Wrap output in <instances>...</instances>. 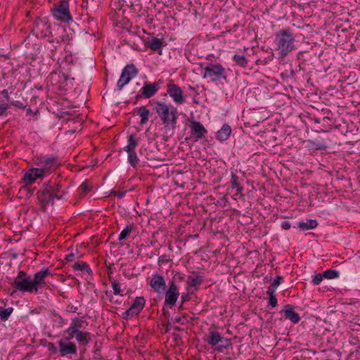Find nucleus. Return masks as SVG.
<instances>
[{"instance_id":"5701e85b","label":"nucleus","mask_w":360,"mask_h":360,"mask_svg":"<svg viewBox=\"0 0 360 360\" xmlns=\"http://www.w3.org/2000/svg\"><path fill=\"white\" fill-rule=\"evenodd\" d=\"M318 222L315 219H307L306 221H301L297 223V227L302 231H307L317 227Z\"/></svg>"},{"instance_id":"a19ab883","label":"nucleus","mask_w":360,"mask_h":360,"mask_svg":"<svg viewBox=\"0 0 360 360\" xmlns=\"http://www.w3.org/2000/svg\"><path fill=\"white\" fill-rule=\"evenodd\" d=\"M238 180V176L235 174H231V181L232 186L233 188H237L238 191H240L242 190V188L239 187Z\"/></svg>"},{"instance_id":"4be33fe9","label":"nucleus","mask_w":360,"mask_h":360,"mask_svg":"<svg viewBox=\"0 0 360 360\" xmlns=\"http://www.w3.org/2000/svg\"><path fill=\"white\" fill-rule=\"evenodd\" d=\"M231 131L232 130L231 127L227 124H224L217 131L216 139L220 141H226L230 136Z\"/></svg>"},{"instance_id":"0eeeda50","label":"nucleus","mask_w":360,"mask_h":360,"mask_svg":"<svg viewBox=\"0 0 360 360\" xmlns=\"http://www.w3.org/2000/svg\"><path fill=\"white\" fill-rule=\"evenodd\" d=\"M139 70L134 64L127 65L122 70L120 77L117 83V89L120 91L131 79L136 77Z\"/></svg>"},{"instance_id":"e433bc0d","label":"nucleus","mask_w":360,"mask_h":360,"mask_svg":"<svg viewBox=\"0 0 360 360\" xmlns=\"http://www.w3.org/2000/svg\"><path fill=\"white\" fill-rule=\"evenodd\" d=\"M323 276L327 279H333L339 276V272L336 270L328 269L323 273Z\"/></svg>"},{"instance_id":"bf43d9fd","label":"nucleus","mask_w":360,"mask_h":360,"mask_svg":"<svg viewBox=\"0 0 360 360\" xmlns=\"http://www.w3.org/2000/svg\"><path fill=\"white\" fill-rule=\"evenodd\" d=\"M174 329L177 330V331H180L181 330V328L179 327V326H174Z\"/></svg>"},{"instance_id":"13d9d810","label":"nucleus","mask_w":360,"mask_h":360,"mask_svg":"<svg viewBox=\"0 0 360 360\" xmlns=\"http://www.w3.org/2000/svg\"><path fill=\"white\" fill-rule=\"evenodd\" d=\"M110 300L111 302H113L115 304L120 303V302H119L117 300H114V298L112 297L110 298Z\"/></svg>"},{"instance_id":"393cba45","label":"nucleus","mask_w":360,"mask_h":360,"mask_svg":"<svg viewBox=\"0 0 360 360\" xmlns=\"http://www.w3.org/2000/svg\"><path fill=\"white\" fill-rule=\"evenodd\" d=\"M202 282V276H200L197 274H191L188 276L187 283L191 287H196L200 285Z\"/></svg>"},{"instance_id":"aec40b11","label":"nucleus","mask_w":360,"mask_h":360,"mask_svg":"<svg viewBox=\"0 0 360 360\" xmlns=\"http://www.w3.org/2000/svg\"><path fill=\"white\" fill-rule=\"evenodd\" d=\"M75 338L79 344L86 346L91 340V333L87 331L74 330Z\"/></svg>"},{"instance_id":"680f3d73","label":"nucleus","mask_w":360,"mask_h":360,"mask_svg":"<svg viewBox=\"0 0 360 360\" xmlns=\"http://www.w3.org/2000/svg\"><path fill=\"white\" fill-rule=\"evenodd\" d=\"M182 308H183V305H181H181L179 306V309H181Z\"/></svg>"},{"instance_id":"20e7f679","label":"nucleus","mask_w":360,"mask_h":360,"mask_svg":"<svg viewBox=\"0 0 360 360\" xmlns=\"http://www.w3.org/2000/svg\"><path fill=\"white\" fill-rule=\"evenodd\" d=\"M203 70V78H208L212 82L226 79V69L219 63H207Z\"/></svg>"},{"instance_id":"cd10ccee","label":"nucleus","mask_w":360,"mask_h":360,"mask_svg":"<svg viewBox=\"0 0 360 360\" xmlns=\"http://www.w3.org/2000/svg\"><path fill=\"white\" fill-rule=\"evenodd\" d=\"M147 46L154 51L161 49L162 42L160 39L153 38L150 41L148 42Z\"/></svg>"},{"instance_id":"7c9ffc66","label":"nucleus","mask_w":360,"mask_h":360,"mask_svg":"<svg viewBox=\"0 0 360 360\" xmlns=\"http://www.w3.org/2000/svg\"><path fill=\"white\" fill-rule=\"evenodd\" d=\"M36 180L37 179L34 176V172L32 169H30L24 174L23 181L26 185H32Z\"/></svg>"},{"instance_id":"f3484780","label":"nucleus","mask_w":360,"mask_h":360,"mask_svg":"<svg viewBox=\"0 0 360 360\" xmlns=\"http://www.w3.org/2000/svg\"><path fill=\"white\" fill-rule=\"evenodd\" d=\"M58 345L60 356H62L77 353V346L72 342H65L64 340H60Z\"/></svg>"},{"instance_id":"bb28decb","label":"nucleus","mask_w":360,"mask_h":360,"mask_svg":"<svg viewBox=\"0 0 360 360\" xmlns=\"http://www.w3.org/2000/svg\"><path fill=\"white\" fill-rule=\"evenodd\" d=\"M72 268L76 271H86L89 274H91L92 273L89 266L86 262H75L73 264Z\"/></svg>"},{"instance_id":"864d4df0","label":"nucleus","mask_w":360,"mask_h":360,"mask_svg":"<svg viewBox=\"0 0 360 360\" xmlns=\"http://www.w3.org/2000/svg\"><path fill=\"white\" fill-rule=\"evenodd\" d=\"M1 95L7 100L9 101L10 97L7 89H4L1 91Z\"/></svg>"},{"instance_id":"603ef678","label":"nucleus","mask_w":360,"mask_h":360,"mask_svg":"<svg viewBox=\"0 0 360 360\" xmlns=\"http://www.w3.org/2000/svg\"><path fill=\"white\" fill-rule=\"evenodd\" d=\"M181 305H183L184 303H185L186 302L189 300V295L188 294H183L181 296Z\"/></svg>"},{"instance_id":"052dcab7","label":"nucleus","mask_w":360,"mask_h":360,"mask_svg":"<svg viewBox=\"0 0 360 360\" xmlns=\"http://www.w3.org/2000/svg\"><path fill=\"white\" fill-rule=\"evenodd\" d=\"M77 309V307H74V308H72V310H73V311H74V312H75Z\"/></svg>"},{"instance_id":"473e14b6","label":"nucleus","mask_w":360,"mask_h":360,"mask_svg":"<svg viewBox=\"0 0 360 360\" xmlns=\"http://www.w3.org/2000/svg\"><path fill=\"white\" fill-rule=\"evenodd\" d=\"M283 281V277L281 276H276V278H274L271 284L268 288L267 290L276 292L277 288L278 285L281 283V282Z\"/></svg>"},{"instance_id":"72a5a7b5","label":"nucleus","mask_w":360,"mask_h":360,"mask_svg":"<svg viewBox=\"0 0 360 360\" xmlns=\"http://www.w3.org/2000/svg\"><path fill=\"white\" fill-rule=\"evenodd\" d=\"M13 311V309L12 307H8L6 309L0 307V319L3 321H7Z\"/></svg>"},{"instance_id":"49530a36","label":"nucleus","mask_w":360,"mask_h":360,"mask_svg":"<svg viewBox=\"0 0 360 360\" xmlns=\"http://www.w3.org/2000/svg\"><path fill=\"white\" fill-rule=\"evenodd\" d=\"M8 108V105L6 103H0V116Z\"/></svg>"},{"instance_id":"ddd939ff","label":"nucleus","mask_w":360,"mask_h":360,"mask_svg":"<svg viewBox=\"0 0 360 360\" xmlns=\"http://www.w3.org/2000/svg\"><path fill=\"white\" fill-rule=\"evenodd\" d=\"M189 127L191 129V136L195 141L203 139L207 134V130L200 122L195 120L191 121L189 124Z\"/></svg>"},{"instance_id":"79ce46f5","label":"nucleus","mask_w":360,"mask_h":360,"mask_svg":"<svg viewBox=\"0 0 360 360\" xmlns=\"http://www.w3.org/2000/svg\"><path fill=\"white\" fill-rule=\"evenodd\" d=\"M112 288L113 289V292L115 295H122L121 289L120 288L119 282L117 280H115L112 282Z\"/></svg>"},{"instance_id":"c85d7f7f","label":"nucleus","mask_w":360,"mask_h":360,"mask_svg":"<svg viewBox=\"0 0 360 360\" xmlns=\"http://www.w3.org/2000/svg\"><path fill=\"white\" fill-rule=\"evenodd\" d=\"M138 114L141 117V124H145L148 122L150 112L145 106H141L139 108Z\"/></svg>"},{"instance_id":"a211bd4d","label":"nucleus","mask_w":360,"mask_h":360,"mask_svg":"<svg viewBox=\"0 0 360 360\" xmlns=\"http://www.w3.org/2000/svg\"><path fill=\"white\" fill-rule=\"evenodd\" d=\"M295 307L291 304H286L281 311L283 313L286 319L291 321L293 323H297L300 321V315L294 311Z\"/></svg>"},{"instance_id":"09e8293b","label":"nucleus","mask_w":360,"mask_h":360,"mask_svg":"<svg viewBox=\"0 0 360 360\" xmlns=\"http://www.w3.org/2000/svg\"><path fill=\"white\" fill-rule=\"evenodd\" d=\"M281 226L282 227V229H283L285 230H288V229H290L291 225H290V221H283L281 222Z\"/></svg>"},{"instance_id":"c756f323","label":"nucleus","mask_w":360,"mask_h":360,"mask_svg":"<svg viewBox=\"0 0 360 360\" xmlns=\"http://www.w3.org/2000/svg\"><path fill=\"white\" fill-rule=\"evenodd\" d=\"M233 60L238 65L242 68L248 66V60L243 55L235 54L233 57Z\"/></svg>"},{"instance_id":"8fccbe9b","label":"nucleus","mask_w":360,"mask_h":360,"mask_svg":"<svg viewBox=\"0 0 360 360\" xmlns=\"http://www.w3.org/2000/svg\"><path fill=\"white\" fill-rule=\"evenodd\" d=\"M184 319H185L184 316H176L174 319V320L175 323H180L181 325H184Z\"/></svg>"},{"instance_id":"5fc2aeb1","label":"nucleus","mask_w":360,"mask_h":360,"mask_svg":"<svg viewBox=\"0 0 360 360\" xmlns=\"http://www.w3.org/2000/svg\"><path fill=\"white\" fill-rule=\"evenodd\" d=\"M74 258H75V255H74V253H70V254H68V255H67L65 256V260H67V261H68V262H71V261H72V260H73V259H74Z\"/></svg>"},{"instance_id":"2f4dec72","label":"nucleus","mask_w":360,"mask_h":360,"mask_svg":"<svg viewBox=\"0 0 360 360\" xmlns=\"http://www.w3.org/2000/svg\"><path fill=\"white\" fill-rule=\"evenodd\" d=\"M128 153V162L133 167H136L139 162V159L135 151L127 152Z\"/></svg>"},{"instance_id":"58836bf2","label":"nucleus","mask_w":360,"mask_h":360,"mask_svg":"<svg viewBox=\"0 0 360 360\" xmlns=\"http://www.w3.org/2000/svg\"><path fill=\"white\" fill-rule=\"evenodd\" d=\"M32 169L34 172V176L36 178V179L43 177L46 173L42 167L41 168H32Z\"/></svg>"},{"instance_id":"9d476101","label":"nucleus","mask_w":360,"mask_h":360,"mask_svg":"<svg viewBox=\"0 0 360 360\" xmlns=\"http://www.w3.org/2000/svg\"><path fill=\"white\" fill-rule=\"evenodd\" d=\"M51 193L54 198L61 200L68 193V187H64L61 181H49L44 184Z\"/></svg>"},{"instance_id":"3c124183","label":"nucleus","mask_w":360,"mask_h":360,"mask_svg":"<svg viewBox=\"0 0 360 360\" xmlns=\"http://www.w3.org/2000/svg\"><path fill=\"white\" fill-rule=\"evenodd\" d=\"M48 349L49 351H51L53 354L56 353L57 352V348L54 345L53 343L52 342H49V345H48Z\"/></svg>"},{"instance_id":"f257e3e1","label":"nucleus","mask_w":360,"mask_h":360,"mask_svg":"<svg viewBox=\"0 0 360 360\" xmlns=\"http://www.w3.org/2000/svg\"><path fill=\"white\" fill-rule=\"evenodd\" d=\"M154 110L160 118L162 124L171 135L174 134L178 120V110L176 108L171 104L158 101L155 103Z\"/></svg>"},{"instance_id":"423d86ee","label":"nucleus","mask_w":360,"mask_h":360,"mask_svg":"<svg viewBox=\"0 0 360 360\" xmlns=\"http://www.w3.org/2000/svg\"><path fill=\"white\" fill-rule=\"evenodd\" d=\"M32 33L37 38H45L51 34V26L45 18H37L32 29Z\"/></svg>"},{"instance_id":"2eb2a0df","label":"nucleus","mask_w":360,"mask_h":360,"mask_svg":"<svg viewBox=\"0 0 360 360\" xmlns=\"http://www.w3.org/2000/svg\"><path fill=\"white\" fill-rule=\"evenodd\" d=\"M150 286L158 293H161L166 290V281L162 275L158 274H153L150 281Z\"/></svg>"},{"instance_id":"f03ea898","label":"nucleus","mask_w":360,"mask_h":360,"mask_svg":"<svg viewBox=\"0 0 360 360\" xmlns=\"http://www.w3.org/2000/svg\"><path fill=\"white\" fill-rule=\"evenodd\" d=\"M274 43L281 58H285L295 49V38L288 29L279 30L276 34Z\"/></svg>"},{"instance_id":"6e6552de","label":"nucleus","mask_w":360,"mask_h":360,"mask_svg":"<svg viewBox=\"0 0 360 360\" xmlns=\"http://www.w3.org/2000/svg\"><path fill=\"white\" fill-rule=\"evenodd\" d=\"M52 13L55 19L63 22H68L72 20L69 11V4L66 0L60 1L59 4L52 9Z\"/></svg>"},{"instance_id":"7ed1b4c3","label":"nucleus","mask_w":360,"mask_h":360,"mask_svg":"<svg viewBox=\"0 0 360 360\" xmlns=\"http://www.w3.org/2000/svg\"><path fill=\"white\" fill-rule=\"evenodd\" d=\"M32 283V277L25 271H20L11 286L17 291L37 293V289Z\"/></svg>"},{"instance_id":"de8ad7c7","label":"nucleus","mask_w":360,"mask_h":360,"mask_svg":"<svg viewBox=\"0 0 360 360\" xmlns=\"http://www.w3.org/2000/svg\"><path fill=\"white\" fill-rule=\"evenodd\" d=\"M126 193V191H113L112 192V194L115 195V196H117L118 198H122L124 195Z\"/></svg>"},{"instance_id":"4468645a","label":"nucleus","mask_w":360,"mask_h":360,"mask_svg":"<svg viewBox=\"0 0 360 360\" xmlns=\"http://www.w3.org/2000/svg\"><path fill=\"white\" fill-rule=\"evenodd\" d=\"M167 94L172 98L177 104H183L186 102L183 96V91L176 84H169L167 86Z\"/></svg>"},{"instance_id":"4d7b16f0","label":"nucleus","mask_w":360,"mask_h":360,"mask_svg":"<svg viewBox=\"0 0 360 360\" xmlns=\"http://www.w3.org/2000/svg\"><path fill=\"white\" fill-rule=\"evenodd\" d=\"M326 148V146L324 145H323V144H321V143L319 144V145H316V149H323V148Z\"/></svg>"},{"instance_id":"412c9836","label":"nucleus","mask_w":360,"mask_h":360,"mask_svg":"<svg viewBox=\"0 0 360 360\" xmlns=\"http://www.w3.org/2000/svg\"><path fill=\"white\" fill-rule=\"evenodd\" d=\"M145 302L146 300L143 297H136L129 307L130 311H132L135 316L138 315L143 309Z\"/></svg>"},{"instance_id":"ea45409f","label":"nucleus","mask_w":360,"mask_h":360,"mask_svg":"<svg viewBox=\"0 0 360 360\" xmlns=\"http://www.w3.org/2000/svg\"><path fill=\"white\" fill-rule=\"evenodd\" d=\"M68 335L64 337L63 338H61L60 340H64V342H69L70 340L75 338V334L73 331H72L71 329L68 328L65 332Z\"/></svg>"},{"instance_id":"f704fd0d","label":"nucleus","mask_w":360,"mask_h":360,"mask_svg":"<svg viewBox=\"0 0 360 360\" xmlns=\"http://www.w3.org/2000/svg\"><path fill=\"white\" fill-rule=\"evenodd\" d=\"M134 228V224H128L125 226V228L121 231L119 236V240H124L130 233L132 229Z\"/></svg>"},{"instance_id":"37998d69","label":"nucleus","mask_w":360,"mask_h":360,"mask_svg":"<svg viewBox=\"0 0 360 360\" xmlns=\"http://www.w3.org/2000/svg\"><path fill=\"white\" fill-rule=\"evenodd\" d=\"M134 316L135 314H134V312L132 311H130V309L129 308L127 311L122 314L121 317L123 319L127 320L129 318L134 317Z\"/></svg>"},{"instance_id":"6e6d98bb","label":"nucleus","mask_w":360,"mask_h":360,"mask_svg":"<svg viewBox=\"0 0 360 360\" xmlns=\"http://www.w3.org/2000/svg\"><path fill=\"white\" fill-rule=\"evenodd\" d=\"M167 259H166V256L165 255H163V256H161L159 259V262H167Z\"/></svg>"},{"instance_id":"f8f14e48","label":"nucleus","mask_w":360,"mask_h":360,"mask_svg":"<svg viewBox=\"0 0 360 360\" xmlns=\"http://www.w3.org/2000/svg\"><path fill=\"white\" fill-rule=\"evenodd\" d=\"M50 275H51V272L49 268L42 269L34 274L32 278V284L34 288L37 289V293H38L39 289L45 286V279Z\"/></svg>"},{"instance_id":"c03bdc74","label":"nucleus","mask_w":360,"mask_h":360,"mask_svg":"<svg viewBox=\"0 0 360 360\" xmlns=\"http://www.w3.org/2000/svg\"><path fill=\"white\" fill-rule=\"evenodd\" d=\"M323 276L321 275V274H318L315 275L312 280L313 284L314 285L320 284L323 280Z\"/></svg>"},{"instance_id":"4c0bfd02","label":"nucleus","mask_w":360,"mask_h":360,"mask_svg":"<svg viewBox=\"0 0 360 360\" xmlns=\"http://www.w3.org/2000/svg\"><path fill=\"white\" fill-rule=\"evenodd\" d=\"M266 294L269 297V304L272 307H276L277 306V299L276 297L275 292L267 290Z\"/></svg>"},{"instance_id":"a18cd8bd","label":"nucleus","mask_w":360,"mask_h":360,"mask_svg":"<svg viewBox=\"0 0 360 360\" xmlns=\"http://www.w3.org/2000/svg\"><path fill=\"white\" fill-rule=\"evenodd\" d=\"M11 104L12 105L15 106V107L19 108H22V109L25 108V105H24V104L21 101H11Z\"/></svg>"},{"instance_id":"39448f33","label":"nucleus","mask_w":360,"mask_h":360,"mask_svg":"<svg viewBox=\"0 0 360 360\" xmlns=\"http://www.w3.org/2000/svg\"><path fill=\"white\" fill-rule=\"evenodd\" d=\"M205 341L212 347L217 346L216 350L219 352H222L224 349L231 345L229 339L221 337L218 331L214 330L209 331Z\"/></svg>"},{"instance_id":"dca6fc26","label":"nucleus","mask_w":360,"mask_h":360,"mask_svg":"<svg viewBox=\"0 0 360 360\" xmlns=\"http://www.w3.org/2000/svg\"><path fill=\"white\" fill-rule=\"evenodd\" d=\"M40 166L45 169L46 172H51L55 170L59 165L57 158L43 157L39 161Z\"/></svg>"},{"instance_id":"6ab92c4d","label":"nucleus","mask_w":360,"mask_h":360,"mask_svg":"<svg viewBox=\"0 0 360 360\" xmlns=\"http://www.w3.org/2000/svg\"><path fill=\"white\" fill-rule=\"evenodd\" d=\"M159 85L157 83H149L146 82L141 88L142 96L146 98L153 96L158 91Z\"/></svg>"},{"instance_id":"1a4fd4ad","label":"nucleus","mask_w":360,"mask_h":360,"mask_svg":"<svg viewBox=\"0 0 360 360\" xmlns=\"http://www.w3.org/2000/svg\"><path fill=\"white\" fill-rule=\"evenodd\" d=\"M179 295V290L174 280L170 281L169 288L165 291V306L169 305L172 309L176 304Z\"/></svg>"},{"instance_id":"a878e982","label":"nucleus","mask_w":360,"mask_h":360,"mask_svg":"<svg viewBox=\"0 0 360 360\" xmlns=\"http://www.w3.org/2000/svg\"><path fill=\"white\" fill-rule=\"evenodd\" d=\"M84 321L79 319L78 318H75L74 319L72 320L68 328L71 329L72 331L81 330L80 329L84 328Z\"/></svg>"},{"instance_id":"9b49d317","label":"nucleus","mask_w":360,"mask_h":360,"mask_svg":"<svg viewBox=\"0 0 360 360\" xmlns=\"http://www.w3.org/2000/svg\"><path fill=\"white\" fill-rule=\"evenodd\" d=\"M37 195L39 205L43 212L46 211L47 206L53 204L55 198L44 185H43L42 188L37 191Z\"/></svg>"},{"instance_id":"c9c22d12","label":"nucleus","mask_w":360,"mask_h":360,"mask_svg":"<svg viewBox=\"0 0 360 360\" xmlns=\"http://www.w3.org/2000/svg\"><path fill=\"white\" fill-rule=\"evenodd\" d=\"M91 189V185L89 181H84L80 186L79 187V190L80 191V194L83 196L87 194Z\"/></svg>"},{"instance_id":"b1692460","label":"nucleus","mask_w":360,"mask_h":360,"mask_svg":"<svg viewBox=\"0 0 360 360\" xmlns=\"http://www.w3.org/2000/svg\"><path fill=\"white\" fill-rule=\"evenodd\" d=\"M138 145V139L135 134H130L128 137V144L124 148L126 152L135 151V148Z\"/></svg>"}]
</instances>
